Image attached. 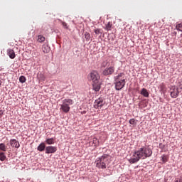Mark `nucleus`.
Instances as JSON below:
<instances>
[{"mask_svg": "<svg viewBox=\"0 0 182 182\" xmlns=\"http://www.w3.org/2000/svg\"><path fill=\"white\" fill-rule=\"evenodd\" d=\"M151 154H153V151H151L150 147L142 146L134 152L131 159H129V161L134 164V163H137L140 159L144 160V159H147V157H151Z\"/></svg>", "mask_w": 182, "mask_h": 182, "instance_id": "nucleus-1", "label": "nucleus"}, {"mask_svg": "<svg viewBox=\"0 0 182 182\" xmlns=\"http://www.w3.org/2000/svg\"><path fill=\"white\" fill-rule=\"evenodd\" d=\"M88 80L92 82V89L95 92L100 90L102 82H100V75L96 70H92L87 76Z\"/></svg>", "mask_w": 182, "mask_h": 182, "instance_id": "nucleus-2", "label": "nucleus"}, {"mask_svg": "<svg viewBox=\"0 0 182 182\" xmlns=\"http://www.w3.org/2000/svg\"><path fill=\"white\" fill-rule=\"evenodd\" d=\"M110 159V156L107 154H104L101 157H99L95 161L96 167L97 168L105 170L109 166V160Z\"/></svg>", "mask_w": 182, "mask_h": 182, "instance_id": "nucleus-3", "label": "nucleus"}, {"mask_svg": "<svg viewBox=\"0 0 182 182\" xmlns=\"http://www.w3.org/2000/svg\"><path fill=\"white\" fill-rule=\"evenodd\" d=\"M116 90H122L126 85V77L124 73H121L114 77Z\"/></svg>", "mask_w": 182, "mask_h": 182, "instance_id": "nucleus-4", "label": "nucleus"}, {"mask_svg": "<svg viewBox=\"0 0 182 182\" xmlns=\"http://www.w3.org/2000/svg\"><path fill=\"white\" fill-rule=\"evenodd\" d=\"M73 105V100L65 99L63 100V104L60 105V110L64 113H69L70 112V106Z\"/></svg>", "mask_w": 182, "mask_h": 182, "instance_id": "nucleus-5", "label": "nucleus"}, {"mask_svg": "<svg viewBox=\"0 0 182 182\" xmlns=\"http://www.w3.org/2000/svg\"><path fill=\"white\" fill-rule=\"evenodd\" d=\"M113 73H114V66L113 65L105 68L102 72L104 76H109V75H113Z\"/></svg>", "mask_w": 182, "mask_h": 182, "instance_id": "nucleus-6", "label": "nucleus"}, {"mask_svg": "<svg viewBox=\"0 0 182 182\" xmlns=\"http://www.w3.org/2000/svg\"><path fill=\"white\" fill-rule=\"evenodd\" d=\"M105 106V100L103 98H99L95 100L94 107L95 109H99Z\"/></svg>", "mask_w": 182, "mask_h": 182, "instance_id": "nucleus-7", "label": "nucleus"}, {"mask_svg": "<svg viewBox=\"0 0 182 182\" xmlns=\"http://www.w3.org/2000/svg\"><path fill=\"white\" fill-rule=\"evenodd\" d=\"M58 148L56 146H48L46 147V154H52L56 153Z\"/></svg>", "mask_w": 182, "mask_h": 182, "instance_id": "nucleus-8", "label": "nucleus"}, {"mask_svg": "<svg viewBox=\"0 0 182 182\" xmlns=\"http://www.w3.org/2000/svg\"><path fill=\"white\" fill-rule=\"evenodd\" d=\"M10 145L11 147H15L16 149H19L21 144H19V141H16V139H11L9 141Z\"/></svg>", "mask_w": 182, "mask_h": 182, "instance_id": "nucleus-9", "label": "nucleus"}, {"mask_svg": "<svg viewBox=\"0 0 182 182\" xmlns=\"http://www.w3.org/2000/svg\"><path fill=\"white\" fill-rule=\"evenodd\" d=\"M7 55L9 56L10 59H15V51L11 48L7 50Z\"/></svg>", "mask_w": 182, "mask_h": 182, "instance_id": "nucleus-10", "label": "nucleus"}, {"mask_svg": "<svg viewBox=\"0 0 182 182\" xmlns=\"http://www.w3.org/2000/svg\"><path fill=\"white\" fill-rule=\"evenodd\" d=\"M42 50L43 53H49L50 52V47L48 44H44L42 46Z\"/></svg>", "mask_w": 182, "mask_h": 182, "instance_id": "nucleus-11", "label": "nucleus"}, {"mask_svg": "<svg viewBox=\"0 0 182 182\" xmlns=\"http://www.w3.org/2000/svg\"><path fill=\"white\" fill-rule=\"evenodd\" d=\"M178 90H174L173 91L171 92V97L173 99H176L178 96Z\"/></svg>", "mask_w": 182, "mask_h": 182, "instance_id": "nucleus-12", "label": "nucleus"}, {"mask_svg": "<svg viewBox=\"0 0 182 182\" xmlns=\"http://www.w3.org/2000/svg\"><path fill=\"white\" fill-rule=\"evenodd\" d=\"M141 95H142V96H144V97H149V92L147 91V90L146 88L141 89Z\"/></svg>", "mask_w": 182, "mask_h": 182, "instance_id": "nucleus-13", "label": "nucleus"}, {"mask_svg": "<svg viewBox=\"0 0 182 182\" xmlns=\"http://www.w3.org/2000/svg\"><path fill=\"white\" fill-rule=\"evenodd\" d=\"M46 146H45V143H41L37 148V150H38V151H43V150H45Z\"/></svg>", "mask_w": 182, "mask_h": 182, "instance_id": "nucleus-14", "label": "nucleus"}, {"mask_svg": "<svg viewBox=\"0 0 182 182\" xmlns=\"http://www.w3.org/2000/svg\"><path fill=\"white\" fill-rule=\"evenodd\" d=\"M46 144H55V139L49 138L46 140Z\"/></svg>", "mask_w": 182, "mask_h": 182, "instance_id": "nucleus-15", "label": "nucleus"}, {"mask_svg": "<svg viewBox=\"0 0 182 182\" xmlns=\"http://www.w3.org/2000/svg\"><path fill=\"white\" fill-rule=\"evenodd\" d=\"M46 40V38L42 35L38 36V42H39L40 43H42V42H45Z\"/></svg>", "mask_w": 182, "mask_h": 182, "instance_id": "nucleus-16", "label": "nucleus"}, {"mask_svg": "<svg viewBox=\"0 0 182 182\" xmlns=\"http://www.w3.org/2000/svg\"><path fill=\"white\" fill-rule=\"evenodd\" d=\"M6 159V155H5V153L0 152V161H5Z\"/></svg>", "mask_w": 182, "mask_h": 182, "instance_id": "nucleus-17", "label": "nucleus"}, {"mask_svg": "<svg viewBox=\"0 0 182 182\" xmlns=\"http://www.w3.org/2000/svg\"><path fill=\"white\" fill-rule=\"evenodd\" d=\"M112 26H113V24L112 23V22H108L105 26L106 31H112Z\"/></svg>", "mask_w": 182, "mask_h": 182, "instance_id": "nucleus-18", "label": "nucleus"}, {"mask_svg": "<svg viewBox=\"0 0 182 182\" xmlns=\"http://www.w3.org/2000/svg\"><path fill=\"white\" fill-rule=\"evenodd\" d=\"M38 77L39 80L41 81V82L45 81V79H46V77H45V75H43V73H40L38 75Z\"/></svg>", "mask_w": 182, "mask_h": 182, "instance_id": "nucleus-19", "label": "nucleus"}, {"mask_svg": "<svg viewBox=\"0 0 182 182\" xmlns=\"http://www.w3.org/2000/svg\"><path fill=\"white\" fill-rule=\"evenodd\" d=\"M0 150H1V151H6L7 147L6 146H5V144L4 143L0 144Z\"/></svg>", "mask_w": 182, "mask_h": 182, "instance_id": "nucleus-20", "label": "nucleus"}, {"mask_svg": "<svg viewBox=\"0 0 182 182\" xmlns=\"http://www.w3.org/2000/svg\"><path fill=\"white\" fill-rule=\"evenodd\" d=\"M85 38L86 39V41L87 42H89L90 41V33L85 32Z\"/></svg>", "mask_w": 182, "mask_h": 182, "instance_id": "nucleus-21", "label": "nucleus"}, {"mask_svg": "<svg viewBox=\"0 0 182 182\" xmlns=\"http://www.w3.org/2000/svg\"><path fill=\"white\" fill-rule=\"evenodd\" d=\"M161 159H162L163 163H167V161H168V157H167V156L166 155H163L161 156Z\"/></svg>", "mask_w": 182, "mask_h": 182, "instance_id": "nucleus-22", "label": "nucleus"}, {"mask_svg": "<svg viewBox=\"0 0 182 182\" xmlns=\"http://www.w3.org/2000/svg\"><path fill=\"white\" fill-rule=\"evenodd\" d=\"M19 80L21 83H25V82H26V78L24 76H21Z\"/></svg>", "mask_w": 182, "mask_h": 182, "instance_id": "nucleus-23", "label": "nucleus"}, {"mask_svg": "<svg viewBox=\"0 0 182 182\" xmlns=\"http://www.w3.org/2000/svg\"><path fill=\"white\" fill-rule=\"evenodd\" d=\"M176 29L178 31H180L181 32H182V23H178V25H176Z\"/></svg>", "mask_w": 182, "mask_h": 182, "instance_id": "nucleus-24", "label": "nucleus"}, {"mask_svg": "<svg viewBox=\"0 0 182 182\" xmlns=\"http://www.w3.org/2000/svg\"><path fill=\"white\" fill-rule=\"evenodd\" d=\"M94 32H95V35H99V33H102V31H100V28L95 29Z\"/></svg>", "mask_w": 182, "mask_h": 182, "instance_id": "nucleus-25", "label": "nucleus"}, {"mask_svg": "<svg viewBox=\"0 0 182 182\" xmlns=\"http://www.w3.org/2000/svg\"><path fill=\"white\" fill-rule=\"evenodd\" d=\"M61 23H62L63 28H65V29H68V23H66V22L61 21Z\"/></svg>", "mask_w": 182, "mask_h": 182, "instance_id": "nucleus-26", "label": "nucleus"}, {"mask_svg": "<svg viewBox=\"0 0 182 182\" xmlns=\"http://www.w3.org/2000/svg\"><path fill=\"white\" fill-rule=\"evenodd\" d=\"M129 124H136V119H131L129 120Z\"/></svg>", "mask_w": 182, "mask_h": 182, "instance_id": "nucleus-27", "label": "nucleus"}, {"mask_svg": "<svg viewBox=\"0 0 182 182\" xmlns=\"http://www.w3.org/2000/svg\"><path fill=\"white\" fill-rule=\"evenodd\" d=\"M174 182H182V178H176Z\"/></svg>", "mask_w": 182, "mask_h": 182, "instance_id": "nucleus-28", "label": "nucleus"}, {"mask_svg": "<svg viewBox=\"0 0 182 182\" xmlns=\"http://www.w3.org/2000/svg\"><path fill=\"white\" fill-rule=\"evenodd\" d=\"M178 87L182 90V82H179Z\"/></svg>", "mask_w": 182, "mask_h": 182, "instance_id": "nucleus-29", "label": "nucleus"}, {"mask_svg": "<svg viewBox=\"0 0 182 182\" xmlns=\"http://www.w3.org/2000/svg\"><path fill=\"white\" fill-rule=\"evenodd\" d=\"M95 141H97V139L94 138V139H93V143H95Z\"/></svg>", "mask_w": 182, "mask_h": 182, "instance_id": "nucleus-30", "label": "nucleus"}, {"mask_svg": "<svg viewBox=\"0 0 182 182\" xmlns=\"http://www.w3.org/2000/svg\"><path fill=\"white\" fill-rule=\"evenodd\" d=\"M1 83H2V82H1V81H0V86H1Z\"/></svg>", "mask_w": 182, "mask_h": 182, "instance_id": "nucleus-31", "label": "nucleus"}]
</instances>
